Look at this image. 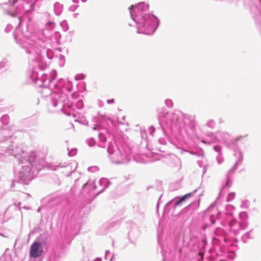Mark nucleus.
<instances>
[{
    "label": "nucleus",
    "mask_w": 261,
    "mask_h": 261,
    "mask_svg": "<svg viewBox=\"0 0 261 261\" xmlns=\"http://www.w3.org/2000/svg\"><path fill=\"white\" fill-rule=\"evenodd\" d=\"M63 167L65 168L66 171L68 172V173L67 174V176H69L70 174L72 173V172L75 171L76 168V167H75L74 169L72 170L71 166L69 164H66L65 163H64L63 165L62 164H59L58 165H53L50 166V168L52 170L57 171L60 168H62Z\"/></svg>",
    "instance_id": "14"
},
{
    "label": "nucleus",
    "mask_w": 261,
    "mask_h": 261,
    "mask_svg": "<svg viewBox=\"0 0 261 261\" xmlns=\"http://www.w3.org/2000/svg\"><path fill=\"white\" fill-rule=\"evenodd\" d=\"M93 129L94 130L96 129H97L96 126H95L93 127Z\"/></svg>",
    "instance_id": "57"
},
{
    "label": "nucleus",
    "mask_w": 261,
    "mask_h": 261,
    "mask_svg": "<svg viewBox=\"0 0 261 261\" xmlns=\"http://www.w3.org/2000/svg\"><path fill=\"white\" fill-rule=\"evenodd\" d=\"M114 258V254L109 250H107L105 253V260L106 261H112Z\"/></svg>",
    "instance_id": "22"
},
{
    "label": "nucleus",
    "mask_w": 261,
    "mask_h": 261,
    "mask_svg": "<svg viewBox=\"0 0 261 261\" xmlns=\"http://www.w3.org/2000/svg\"><path fill=\"white\" fill-rule=\"evenodd\" d=\"M146 133L145 132H143V131H141V136L143 138H145L146 137Z\"/></svg>",
    "instance_id": "47"
},
{
    "label": "nucleus",
    "mask_w": 261,
    "mask_h": 261,
    "mask_svg": "<svg viewBox=\"0 0 261 261\" xmlns=\"http://www.w3.org/2000/svg\"><path fill=\"white\" fill-rule=\"evenodd\" d=\"M197 189L194 190L193 192L187 193L185 195L182 196L179 199L175 202L173 201V200L169 201L165 205V207L167 208L169 207L171 204H173L174 207L176 206L180 205L181 203L185 201L186 199L190 198L192 195H193L197 191Z\"/></svg>",
    "instance_id": "13"
},
{
    "label": "nucleus",
    "mask_w": 261,
    "mask_h": 261,
    "mask_svg": "<svg viewBox=\"0 0 261 261\" xmlns=\"http://www.w3.org/2000/svg\"><path fill=\"white\" fill-rule=\"evenodd\" d=\"M55 26V23L53 22H48L46 23V28L52 29Z\"/></svg>",
    "instance_id": "36"
},
{
    "label": "nucleus",
    "mask_w": 261,
    "mask_h": 261,
    "mask_svg": "<svg viewBox=\"0 0 261 261\" xmlns=\"http://www.w3.org/2000/svg\"><path fill=\"white\" fill-rule=\"evenodd\" d=\"M154 130L155 128L152 126H150L149 128H148L149 133L152 136L153 135Z\"/></svg>",
    "instance_id": "40"
},
{
    "label": "nucleus",
    "mask_w": 261,
    "mask_h": 261,
    "mask_svg": "<svg viewBox=\"0 0 261 261\" xmlns=\"http://www.w3.org/2000/svg\"><path fill=\"white\" fill-rule=\"evenodd\" d=\"M84 77H85L84 75L83 74H81L76 75L75 76V79L76 80H81L83 79L84 78Z\"/></svg>",
    "instance_id": "38"
},
{
    "label": "nucleus",
    "mask_w": 261,
    "mask_h": 261,
    "mask_svg": "<svg viewBox=\"0 0 261 261\" xmlns=\"http://www.w3.org/2000/svg\"><path fill=\"white\" fill-rule=\"evenodd\" d=\"M97 169L96 167H91L88 168V171L90 172H94Z\"/></svg>",
    "instance_id": "43"
},
{
    "label": "nucleus",
    "mask_w": 261,
    "mask_h": 261,
    "mask_svg": "<svg viewBox=\"0 0 261 261\" xmlns=\"http://www.w3.org/2000/svg\"><path fill=\"white\" fill-rule=\"evenodd\" d=\"M149 5L140 2L129 8L130 17L135 22L138 34L152 35L159 25L160 21L148 12Z\"/></svg>",
    "instance_id": "4"
},
{
    "label": "nucleus",
    "mask_w": 261,
    "mask_h": 261,
    "mask_svg": "<svg viewBox=\"0 0 261 261\" xmlns=\"http://www.w3.org/2000/svg\"><path fill=\"white\" fill-rule=\"evenodd\" d=\"M60 25L64 32L67 31L69 29V25L67 23V21L66 20H63L60 23Z\"/></svg>",
    "instance_id": "24"
},
{
    "label": "nucleus",
    "mask_w": 261,
    "mask_h": 261,
    "mask_svg": "<svg viewBox=\"0 0 261 261\" xmlns=\"http://www.w3.org/2000/svg\"><path fill=\"white\" fill-rule=\"evenodd\" d=\"M159 159H155V160H159Z\"/></svg>",
    "instance_id": "62"
},
{
    "label": "nucleus",
    "mask_w": 261,
    "mask_h": 261,
    "mask_svg": "<svg viewBox=\"0 0 261 261\" xmlns=\"http://www.w3.org/2000/svg\"><path fill=\"white\" fill-rule=\"evenodd\" d=\"M226 177V181L224 185L222 186V190L226 188H229L232 186V179L231 178V177ZM222 191V190H221ZM222 191H221L220 195L221 194Z\"/></svg>",
    "instance_id": "21"
},
{
    "label": "nucleus",
    "mask_w": 261,
    "mask_h": 261,
    "mask_svg": "<svg viewBox=\"0 0 261 261\" xmlns=\"http://www.w3.org/2000/svg\"><path fill=\"white\" fill-rule=\"evenodd\" d=\"M206 136L210 138V140H202V142L205 144H210L211 143L220 142L225 144L231 136L226 132L218 130L215 133H208L206 134Z\"/></svg>",
    "instance_id": "10"
},
{
    "label": "nucleus",
    "mask_w": 261,
    "mask_h": 261,
    "mask_svg": "<svg viewBox=\"0 0 261 261\" xmlns=\"http://www.w3.org/2000/svg\"><path fill=\"white\" fill-rule=\"evenodd\" d=\"M56 59H58L59 60V65L60 66H63L65 63V57L60 54L59 55H56Z\"/></svg>",
    "instance_id": "23"
},
{
    "label": "nucleus",
    "mask_w": 261,
    "mask_h": 261,
    "mask_svg": "<svg viewBox=\"0 0 261 261\" xmlns=\"http://www.w3.org/2000/svg\"><path fill=\"white\" fill-rule=\"evenodd\" d=\"M74 187H75V186H74L72 188L71 190H73Z\"/></svg>",
    "instance_id": "59"
},
{
    "label": "nucleus",
    "mask_w": 261,
    "mask_h": 261,
    "mask_svg": "<svg viewBox=\"0 0 261 261\" xmlns=\"http://www.w3.org/2000/svg\"><path fill=\"white\" fill-rule=\"evenodd\" d=\"M160 124L164 133L169 130L174 134L181 136V140L186 136L190 137L195 134V117L185 114L179 110L168 112L165 108L157 109Z\"/></svg>",
    "instance_id": "2"
},
{
    "label": "nucleus",
    "mask_w": 261,
    "mask_h": 261,
    "mask_svg": "<svg viewBox=\"0 0 261 261\" xmlns=\"http://www.w3.org/2000/svg\"><path fill=\"white\" fill-rule=\"evenodd\" d=\"M14 37L16 42L20 45L24 52L28 55L30 68L31 70L30 78L34 83L40 79L43 71L47 67L45 57L49 59L56 58V55L61 51L60 48L54 51L47 48V39L43 36H39L35 34L29 36L19 33L17 30L14 33Z\"/></svg>",
    "instance_id": "1"
},
{
    "label": "nucleus",
    "mask_w": 261,
    "mask_h": 261,
    "mask_svg": "<svg viewBox=\"0 0 261 261\" xmlns=\"http://www.w3.org/2000/svg\"><path fill=\"white\" fill-rule=\"evenodd\" d=\"M94 261H102V260L101 258L97 257Z\"/></svg>",
    "instance_id": "51"
},
{
    "label": "nucleus",
    "mask_w": 261,
    "mask_h": 261,
    "mask_svg": "<svg viewBox=\"0 0 261 261\" xmlns=\"http://www.w3.org/2000/svg\"><path fill=\"white\" fill-rule=\"evenodd\" d=\"M234 209L235 208L233 205L230 204L226 205L225 206V213L230 218L223 221H220L219 220H217V221L221 222L224 226L227 225L229 227L230 231L234 235L237 236L247 227L248 225L247 221L248 215L246 212H242L240 213L238 220L234 218L231 219Z\"/></svg>",
    "instance_id": "7"
},
{
    "label": "nucleus",
    "mask_w": 261,
    "mask_h": 261,
    "mask_svg": "<svg viewBox=\"0 0 261 261\" xmlns=\"http://www.w3.org/2000/svg\"><path fill=\"white\" fill-rule=\"evenodd\" d=\"M58 35L60 36V34L58 33Z\"/></svg>",
    "instance_id": "61"
},
{
    "label": "nucleus",
    "mask_w": 261,
    "mask_h": 261,
    "mask_svg": "<svg viewBox=\"0 0 261 261\" xmlns=\"http://www.w3.org/2000/svg\"><path fill=\"white\" fill-rule=\"evenodd\" d=\"M214 150L218 153V154L222 153V147L220 145H215L213 147Z\"/></svg>",
    "instance_id": "30"
},
{
    "label": "nucleus",
    "mask_w": 261,
    "mask_h": 261,
    "mask_svg": "<svg viewBox=\"0 0 261 261\" xmlns=\"http://www.w3.org/2000/svg\"><path fill=\"white\" fill-rule=\"evenodd\" d=\"M43 252V246L41 243L35 241L30 247V256L34 258H37L41 256Z\"/></svg>",
    "instance_id": "11"
},
{
    "label": "nucleus",
    "mask_w": 261,
    "mask_h": 261,
    "mask_svg": "<svg viewBox=\"0 0 261 261\" xmlns=\"http://www.w3.org/2000/svg\"><path fill=\"white\" fill-rule=\"evenodd\" d=\"M253 237L254 236L252 233V229H251L242 236L241 241L244 243H247L249 240L252 239Z\"/></svg>",
    "instance_id": "17"
},
{
    "label": "nucleus",
    "mask_w": 261,
    "mask_h": 261,
    "mask_svg": "<svg viewBox=\"0 0 261 261\" xmlns=\"http://www.w3.org/2000/svg\"><path fill=\"white\" fill-rule=\"evenodd\" d=\"M238 167V166L234 164L233 167L226 174V177H230L234 173Z\"/></svg>",
    "instance_id": "26"
},
{
    "label": "nucleus",
    "mask_w": 261,
    "mask_h": 261,
    "mask_svg": "<svg viewBox=\"0 0 261 261\" xmlns=\"http://www.w3.org/2000/svg\"><path fill=\"white\" fill-rule=\"evenodd\" d=\"M87 143L89 146L92 147L95 145V141L93 138H91L88 140Z\"/></svg>",
    "instance_id": "33"
},
{
    "label": "nucleus",
    "mask_w": 261,
    "mask_h": 261,
    "mask_svg": "<svg viewBox=\"0 0 261 261\" xmlns=\"http://www.w3.org/2000/svg\"><path fill=\"white\" fill-rule=\"evenodd\" d=\"M158 141L161 144H162V145H165L166 144V140L163 138H160L159 139Z\"/></svg>",
    "instance_id": "39"
},
{
    "label": "nucleus",
    "mask_w": 261,
    "mask_h": 261,
    "mask_svg": "<svg viewBox=\"0 0 261 261\" xmlns=\"http://www.w3.org/2000/svg\"><path fill=\"white\" fill-rule=\"evenodd\" d=\"M216 201L214 202V203H213L208 208V210H211L212 209H213L216 205Z\"/></svg>",
    "instance_id": "44"
},
{
    "label": "nucleus",
    "mask_w": 261,
    "mask_h": 261,
    "mask_svg": "<svg viewBox=\"0 0 261 261\" xmlns=\"http://www.w3.org/2000/svg\"><path fill=\"white\" fill-rule=\"evenodd\" d=\"M13 5L15 7L16 13L19 14L30 13L34 9L32 0H13Z\"/></svg>",
    "instance_id": "9"
},
{
    "label": "nucleus",
    "mask_w": 261,
    "mask_h": 261,
    "mask_svg": "<svg viewBox=\"0 0 261 261\" xmlns=\"http://www.w3.org/2000/svg\"><path fill=\"white\" fill-rule=\"evenodd\" d=\"M63 10V5L59 2H56L54 5V12L56 15L60 16Z\"/></svg>",
    "instance_id": "16"
},
{
    "label": "nucleus",
    "mask_w": 261,
    "mask_h": 261,
    "mask_svg": "<svg viewBox=\"0 0 261 261\" xmlns=\"http://www.w3.org/2000/svg\"><path fill=\"white\" fill-rule=\"evenodd\" d=\"M72 1L75 4H78L79 2V0H72Z\"/></svg>",
    "instance_id": "52"
},
{
    "label": "nucleus",
    "mask_w": 261,
    "mask_h": 261,
    "mask_svg": "<svg viewBox=\"0 0 261 261\" xmlns=\"http://www.w3.org/2000/svg\"><path fill=\"white\" fill-rule=\"evenodd\" d=\"M51 104L57 109L56 112L62 111L67 116L76 117L75 108L80 110L83 108L82 100H78L75 103L70 102L66 94L53 93L51 94Z\"/></svg>",
    "instance_id": "6"
},
{
    "label": "nucleus",
    "mask_w": 261,
    "mask_h": 261,
    "mask_svg": "<svg viewBox=\"0 0 261 261\" xmlns=\"http://www.w3.org/2000/svg\"><path fill=\"white\" fill-rule=\"evenodd\" d=\"M238 155V159L236 161L234 165H236L238 167L242 164V163L243 161L244 157H243V153L240 150H239L238 151V153L236 156H237Z\"/></svg>",
    "instance_id": "19"
},
{
    "label": "nucleus",
    "mask_w": 261,
    "mask_h": 261,
    "mask_svg": "<svg viewBox=\"0 0 261 261\" xmlns=\"http://www.w3.org/2000/svg\"><path fill=\"white\" fill-rule=\"evenodd\" d=\"M38 212H39L40 211V208H39L37 210Z\"/></svg>",
    "instance_id": "60"
},
{
    "label": "nucleus",
    "mask_w": 261,
    "mask_h": 261,
    "mask_svg": "<svg viewBox=\"0 0 261 261\" xmlns=\"http://www.w3.org/2000/svg\"><path fill=\"white\" fill-rule=\"evenodd\" d=\"M191 153L193 154H196V153L194 152H191Z\"/></svg>",
    "instance_id": "58"
},
{
    "label": "nucleus",
    "mask_w": 261,
    "mask_h": 261,
    "mask_svg": "<svg viewBox=\"0 0 261 261\" xmlns=\"http://www.w3.org/2000/svg\"><path fill=\"white\" fill-rule=\"evenodd\" d=\"M217 161L219 164H221L223 162L224 159L223 157L222 153L218 154L217 156Z\"/></svg>",
    "instance_id": "31"
},
{
    "label": "nucleus",
    "mask_w": 261,
    "mask_h": 261,
    "mask_svg": "<svg viewBox=\"0 0 261 261\" xmlns=\"http://www.w3.org/2000/svg\"><path fill=\"white\" fill-rule=\"evenodd\" d=\"M115 224V223L112 222L110 225L111 226V227H112L114 226V224Z\"/></svg>",
    "instance_id": "53"
},
{
    "label": "nucleus",
    "mask_w": 261,
    "mask_h": 261,
    "mask_svg": "<svg viewBox=\"0 0 261 261\" xmlns=\"http://www.w3.org/2000/svg\"><path fill=\"white\" fill-rule=\"evenodd\" d=\"M215 234L217 236L221 235L223 239V241L227 243L226 238L224 235L225 234V232L223 230V229L218 227L215 231Z\"/></svg>",
    "instance_id": "18"
},
{
    "label": "nucleus",
    "mask_w": 261,
    "mask_h": 261,
    "mask_svg": "<svg viewBox=\"0 0 261 261\" xmlns=\"http://www.w3.org/2000/svg\"><path fill=\"white\" fill-rule=\"evenodd\" d=\"M115 102V100L114 99H108L107 100V102L108 103V104H112V103H114Z\"/></svg>",
    "instance_id": "46"
},
{
    "label": "nucleus",
    "mask_w": 261,
    "mask_h": 261,
    "mask_svg": "<svg viewBox=\"0 0 261 261\" xmlns=\"http://www.w3.org/2000/svg\"><path fill=\"white\" fill-rule=\"evenodd\" d=\"M98 137H99L100 141L101 143H105L106 142L107 138H106V136L104 135V134H103L102 133H99Z\"/></svg>",
    "instance_id": "29"
},
{
    "label": "nucleus",
    "mask_w": 261,
    "mask_h": 261,
    "mask_svg": "<svg viewBox=\"0 0 261 261\" xmlns=\"http://www.w3.org/2000/svg\"><path fill=\"white\" fill-rule=\"evenodd\" d=\"M88 187L90 188V190H94L96 188V186L94 182L92 181H88L87 183L83 186V189H84Z\"/></svg>",
    "instance_id": "20"
},
{
    "label": "nucleus",
    "mask_w": 261,
    "mask_h": 261,
    "mask_svg": "<svg viewBox=\"0 0 261 261\" xmlns=\"http://www.w3.org/2000/svg\"><path fill=\"white\" fill-rule=\"evenodd\" d=\"M56 76V71H53L49 74H42L40 78L37 79L35 83L37 86L42 88L40 92L44 96L47 97L49 95L50 100L52 93L57 92L64 94L65 91L71 92L73 87L72 83L69 81H64L61 79L57 83H55L54 81Z\"/></svg>",
    "instance_id": "5"
},
{
    "label": "nucleus",
    "mask_w": 261,
    "mask_h": 261,
    "mask_svg": "<svg viewBox=\"0 0 261 261\" xmlns=\"http://www.w3.org/2000/svg\"><path fill=\"white\" fill-rule=\"evenodd\" d=\"M9 117L8 115H3L1 118V122L3 125L8 124L9 123Z\"/></svg>",
    "instance_id": "25"
},
{
    "label": "nucleus",
    "mask_w": 261,
    "mask_h": 261,
    "mask_svg": "<svg viewBox=\"0 0 261 261\" xmlns=\"http://www.w3.org/2000/svg\"><path fill=\"white\" fill-rule=\"evenodd\" d=\"M48 199L49 202L50 203H53V204H56L59 201V198H55V199H52V198L51 197L50 198L48 197Z\"/></svg>",
    "instance_id": "34"
},
{
    "label": "nucleus",
    "mask_w": 261,
    "mask_h": 261,
    "mask_svg": "<svg viewBox=\"0 0 261 261\" xmlns=\"http://www.w3.org/2000/svg\"><path fill=\"white\" fill-rule=\"evenodd\" d=\"M79 7L78 5H72L68 8V10L70 12H74Z\"/></svg>",
    "instance_id": "35"
},
{
    "label": "nucleus",
    "mask_w": 261,
    "mask_h": 261,
    "mask_svg": "<svg viewBox=\"0 0 261 261\" xmlns=\"http://www.w3.org/2000/svg\"><path fill=\"white\" fill-rule=\"evenodd\" d=\"M206 126L211 128H214L216 126V123L214 120L210 119L207 122Z\"/></svg>",
    "instance_id": "27"
},
{
    "label": "nucleus",
    "mask_w": 261,
    "mask_h": 261,
    "mask_svg": "<svg viewBox=\"0 0 261 261\" xmlns=\"http://www.w3.org/2000/svg\"><path fill=\"white\" fill-rule=\"evenodd\" d=\"M99 184L100 187H101V189L98 192V194H99L100 193H102L106 189H107L110 184L109 180L105 178H101L100 179H99Z\"/></svg>",
    "instance_id": "15"
},
{
    "label": "nucleus",
    "mask_w": 261,
    "mask_h": 261,
    "mask_svg": "<svg viewBox=\"0 0 261 261\" xmlns=\"http://www.w3.org/2000/svg\"><path fill=\"white\" fill-rule=\"evenodd\" d=\"M98 105L99 107H102L104 106L103 102L101 100H98Z\"/></svg>",
    "instance_id": "45"
},
{
    "label": "nucleus",
    "mask_w": 261,
    "mask_h": 261,
    "mask_svg": "<svg viewBox=\"0 0 261 261\" xmlns=\"http://www.w3.org/2000/svg\"><path fill=\"white\" fill-rule=\"evenodd\" d=\"M87 0H81V1L83 3H85Z\"/></svg>",
    "instance_id": "56"
},
{
    "label": "nucleus",
    "mask_w": 261,
    "mask_h": 261,
    "mask_svg": "<svg viewBox=\"0 0 261 261\" xmlns=\"http://www.w3.org/2000/svg\"><path fill=\"white\" fill-rule=\"evenodd\" d=\"M210 220L211 221V224H214L216 222L215 218L213 215L211 216V217H210Z\"/></svg>",
    "instance_id": "41"
},
{
    "label": "nucleus",
    "mask_w": 261,
    "mask_h": 261,
    "mask_svg": "<svg viewBox=\"0 0 261 261\" xmlns=\"http://www.w3.org/2000/svg\"><path fill=\"white\" fill-rule=\"evenodd\" d=\"M0 235H1V236H2V234L1 233H0Z\"/></svg>",
    "instance_id": "64"
},
{
    "label": "nucleus",
    "mask_w": 261,
    "mask_h": 261,
    "mask_svg": "<svg viewBox=\"0 0 261 261\" xmlns=\"http://www.w3.org/2000/svg\"><path fill=\"white\" fill-rule=\"evenodd\" d=\"M165 105L168 107V108H171L173 107V101L171 99H169V98H167V99H166L165 100Z\"/></svg>",
    "instance_id": "28"
},
{
    "label": "nucleus",
    "mask_w": 261,
    "mask_h": 261,
    "mask_svg": "<svg viewBox=\"0 0 261 261\" xmlns=\"http://www.w3.org/2000/svg\"><path fill=\"white\" fill-rule=\"evenodd\" d=\"M18 21H19V24H20V22H21V21H20V17H18Z\"/></svg>",
    "instance_id": "55"
},
{
    "label": "nucleus",
    "mask_w": 261,
    "mask_h": 261,
    "mask_svg": "<svg viewBox=\"0 0 261 261\" xmlns=\"http://www.w3.org/2000/svg\"><path fill=\"white\" fill-rule=\"evenodd\" d=\"M219 123H222L224 122V120L222 118H220L219 119Z\"/></svg>",
    "instance_id": "49"
},
{
    "label": "nucleus",
    "mask_w": 261,
    "mask_h": 261,
    "mask_svg": "<svg viewBox=\"0 0 261 261\" xmlns=\"http://www.w3.org/2000/svg\"><path fill=\"white\" fill-rule=\"evenodd\" d=\"M12 153L18 159V182L27 185L42 169L44 160L37 157L35 152L28 154L18 146L13 148Z\"/></svg>",
    "instance_id": "3"
},
{
    "label": "nucleus",
    "mask_w": 261,
    "mask_h": 261,
    "mask_svg": "<svg viewBox=\"0 0 261 261\" xmlns=\"http://www.w3.org/2000/svg\"><path fill=\"white\" fill-rule=\"evenodd\" d=\"M248 201H244L242 202L241 206L243 208H247L248 206Z\"/></svg>",
    "instance_id": "37"
},
{
    "label": "nucleus",
    "mask_w": 261,
    "mask_h": 261,
    "mask_svg": "<svg viewBox=\"0 0 261 261\" xmlns=\"http://www.w3.org/2000/svg\"><path fill=\"white\" fill-rule=\"evenodd\" d=\"M107 151L110 160L114 164H126L130 160V149L127 148L122 152L114 141L109 143Z\"/></svg>",
    "instance_id": "8"
},
{
    "label": "nucleus",
    "mask_w": 261,
    "mask_h": 261,
    "mask_svg": "<svg viewBox=\"0 0 261 261\" xmlns=\"http://www.w3.org/2000/svg\"><path fill=\"white\" fill-rule=\"evenodd\" d=\"M175 146H176L177 148H180V145H179L175 144Z\"/></svg>",
    "instance_id": "54"
},
{
    "label": "nucleus",
    "mask_w": 261,
    "mask_h": 261,
    "mask_svg": "<svg viewBox=\"0 0 261 261\" xmlns=\"http://www.w3.org/2000/svg\"><path fill=\"white\" fill-rule=\"evenodd\" d=\"M236 194L235 193L232 192L228 194L227 197V201H230L233 200L235 197Z\"/></svg>",
    "instance_id": "32"
},
{
    "label": "nucleus",
    "mask_w": 261,
    "mask_h": 261,
    "mask_svg": "<svg viewBox=\"0 0 261 261\" xmlns=\"http://www.w3.org/2000/svg\"><path fill=\"white\" fill-rule=\"evenodd\" d=\"M12 25H8L7 27L5 29V31L6 32H9L12 30Z\"/></svg>",
    "instance_id": "42"
},
{
    "label": "nucleus",
    "mask_w": 261,
    "mask_h": 261,
    "mask_svg": "<svg viewBox=\"0 0 261 261\" xmlns=\"http://www.w3.org/2000/svg\"><path fill=\"white\" fill-rule=\"evenodd\" d=\"M217 256H218V259H219V261H226V260H225L221 259L220 258V256H221V255H220V254H217Z\"/></svg>",
    "instance_id": "48"
},
{
    "label": "nucleus",
    "mask_w": 261,
    "mask_h": 261,
    "mask_svg": "<svg viewBox=\"0 0 261 261\" xmlns=\"http://www.w3.org/2000/svg\"><path fill=\"white\" fill-rule=\"evenodd\" d=\"M259 2H261V0H259Z\"/></svg>",
    "instance_id": "63"
},
{
    "label": "nucleus",
    "mask_w": 261,
    "mask_h": 261,
    "mask_svg": "<svg viewBox=\"0 0 261 261\" xmlns=\"http://www.w3.org/2000/svg\"><path fill=\"white\" fill-rule=\"evenodd\" d=\"M78 15H79V13H74V14H73V17H74V18H76V17H77V16H78Z\"/></svg>",
    "instance_id": "50"
},
{
    "label": "nucleus",
    "mask_w": 261,
    "mask_h": 261,
    "mask_svg": "<svg viewBox=\"0 0 261 261\" xmlns=\"http://www.w3.org/2000/svg\"><path fill=\"white\" fill-rule=\"evenodd\" d=\"M246 136H239L230 141L226 142L225 145L228 148L231 149L235 152L234 155H237L238 151L240 150L238 145V142L242 140Z\"/></svg>",
    "instance_id": "12"
}]
</instances>
